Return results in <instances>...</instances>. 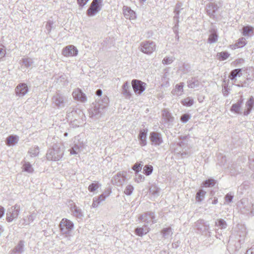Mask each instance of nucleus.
Listing matches in <instances>:
<instances>
[{"label":"nucleus","instance_id":"9d476101","mask_svg":"<svg viewBox=\"0 0 254 254\" xmlns=\"http://www.w3.org/2000/svg\"><path fill=\"white\" fill-rule=\"evenodd\" d=\"M149 139L151 144L155 146H159L163 143L162 134L158 132H151L150 133Z\"/></svg>","mask_w":254,"mask_h":254},{"label":"nucleus","instance_id":"052dcab7","mask_svg":"<svg viewBox=\"0 0 254 254\" xmlns=\"http://www.w3.org/2000/svg\"><path fill=\"white\" fill-rule=\"evenodd\" d=\"M19 225L20 227H23L25 225H29V223L26 219L23 218L19 221Z\"/></svg>","mask_w":254,"mask_h":254},{"label":"nucleus","instance_id":"de8ad7c7","mask_svg":"<svg viewBox=\"0 0 254 254\" xmlns=\"http://www.w3.org/2000/svg\"><path fill=\"white\" fill-rule=\"evenodd\" d=\"M144 178H145L143 175L139 174V173H135V182L138 183L143 182L144 180Z\"/></svg>","mask_w":254,"mask_h":254},{"label":"nucleus","instance_id":"cd10ccee","mask_svg":"<svg viewBox=\"0 0 254 254\" xmlns=\"http://www.w3.org/2000/svg\"><path fill=\"white\" fill-rule=\"evenodd\" d=\"M18 136L17 135H11L6 138L5 142L7 145H14L18 142Z\"/></svg>","mask_w":254,"mask_h":254},{"label":"nucleus","instance_id":"5fc2aeb1","mask_svg":"<svg viewBox=\"0 0 254 254\" xmlns=\"http://www.w3.org/2000/svg\"><path fill=\"white\" fill-rule=\"evenodd\" d=\"M233 198V195L231 193H228L225 196V201L228 203L232 202Z\"/></svg>","mask_w":254,"mask_h":254},{"label":"nucleus","instance_id":"39448f33","mask_svg":"<svg viewBox=\"0 0 254 254\" xmlns=\"http://www.w3.org/2000/svg\"><path fill=\"white\" fill-rule=\"evenodd\" d=\"M59 227L63 234H69L74 227V224L70 220L63 218L60 222Z\"/></svg>","mask_w":254,"mask_h":254},{"label":"nucleus","instance_id":"ea45409f","mask_svg":"<svg viewBox=\"0 0 254 254\" xmlns=\"http://www.w3.org/2000/svg\"><path fill=\"white\" fill-rule=\"evenodd\" d=\"M193 99L190 97H187L182 101V103L186 106H191L193 104Z\"/></svg>","mask_w":254,"mask_h":254},{"label":"nucleus","instance_id":"7c9ffc66","mask_svg":"<svg viewBox=\"0 0 254 254\" xmlns=\"http://www.w3.org/2000/svg\"><path fill=\"white\" fill-rule=\"evenodd\" d=\"M160 191V188L155 185H151L149 189L150 193L155 197L159 196Z\"/></svg>","mask_w":254,"mask_h":254},{"label":"nucleus","instance_id":"69168bd1","mask_svg":"<svg viewBox=\"0 0 254 254\" xmlns=\"http://www.w3.org/2000/svg\"><path fill=\"white\" fill-rule=\"evenodd\" d=\"M244 62V60L243 59H238L234 61V63L236 64V65H237L238 64L243 63Z\"/></svg>","mask_w":254,"mask_h":254},{"label":"nucleus","instance_id":"a878e982","mask_svg":"<svg viewBox=\"0 0 254 254\" xmlns=\"http://www.w3.org/2000/svg\"><path fill=\"white\" fill-rule=\"evenodd\" d=\"M242 75V69L237 68L232 70L229 73V77L232 80H236L237 76L240 77Z\"/></svg>","mask_w":254,"mask_h":254},{"label":"nucleus","instance_id":"c9c22d12","mask_svg":"<svg viewBox=\"0 0 254 254\" xmlns=\"http://www.w3.org/2000/svg\"><path fill=\"white\" fill-rule=\"evenodd\" d=\"M230 56V54L226 51L221 52L217 54V57L220 61H224L227 59Z\"/></svg>","mask_w":254,"mask_h":254},{"label":"nucleus","instance_id":"09e8293b","mask_svg":"<svg viewBox=\"0 0 254 254\" xmlns=\"http://www.w3.org/2000/svg\"><path fill=\"white\" fill-rule=\"evenodd\" d=\"M190 118V116L189 114H184L181 117V121L184 123H187Z\"/></svg>","mask_w":254,"mask_h":254},{"label":"nucleus","instance_id":"1a4fd4ad","mask_svg":"<svg viewBox=\"0 0 254 254\" xmlns=\"http://www.w3.org/2000/svg\"><path fill=\"white\" fill-rule=\"evenodd\" d=\"M131 85L134 92L137 94H141L146 88V83L137 79H133Z\"/></svg>","mask_w":254,"mask_h":254},{"label":"nucleus","instance_id":"3c124183","mask_svg":"<svg viewBox=\"0 0 254 254\" xmlns=\"http://www.w3.org/2000/svg\"><path fill=\"white\" fill-rule=\"evenodd\" d=\"M36 217V214L34 212L32 213L31 214L28 216V220L27 221L29 223V224L30 223H32L33 222V221L35 220Z\"/></svg>","mask_w":254,"mask_h":254},{"label":"nucleus","instance_id":"2eb2a0df","mask_svg":"<svg viewBox=\"0 0 254 254\" xmlns=\"http://www.w3.org/2000/svg\"><path fill=\"white\" fill-rule=\"evenodd\" d=\"M28 87L24 83L18 84L15 89L16 95L18 97L24 96L28 92Z\"/></svg>","mask_w":254,"mask_h":254},{"label":"nucleus","instance_id":"0eeeda50","mask_svg":"<svg viewBox=\"0 0 254 254\" xmlns=\"http://www.w3.org/2000/svg\"><path fill=\"white\" fill-rule=\"evenodd\" d=\"M156 44L152 41H145L140 44L139 49L142 53L150 55L156 50Z\"/></svg>","mask_w":254,"mask_h":254},{"label":"nucleus","instance_id":"b1692460","mask_svg":"<svg viewBox=\"0 0 254 254\" xmlns=\"http://www.w3.org/2000/svg\"><path fill=\"white\" fill-rule=\"evenodd\" d=\"M243 103V99L242 97L235 104L232 105L231 107L230 111L236 114H241L240 109Z\"/></svg>","mask_w":254,"mask_h":254},{"label":"nucleus","instance_id":"6ab92c4d","mask_svg":"<svg viewBox=\"0 0 254 254\" xmlns=\"http://www.w3.org/2000/svg\"><path fill=\"white\" fill-rule=\"evenodd\" d=\"M148 132L147 128L141 129L138 134V139L139 141L140 144L143 146H145L147 144L146 136Z\"/></svg>","mask_w":254,"mask_h":254},{"label":"nucleus","instance_id":"a211bd4d","mask_svg":"<svg viewBox=\"0 0 254 254\" xmlns=\"http://www.w3.org/2000/svg\"><path fill=\"white\" fill-rule=\"evenodd\" d=\"M123 13L127 19H134L136 18L135 12L127 6H124Z\"/></svg>","mask_w":254,"mask_h":254},{"label":"nucleus","instance_id":"f03ea898","mask_svg":"<svg viewBox=\"0 0 254 254\" xmlns=\"http://www.w3.org/2000/svg\"><path fill=\"white\" fill-rule=\"evenodd\" d=\"M64 149L61 143H57L47 150L46 158L48 160L57 161L60 160L64 155Z\"/></svg>","mask_w":254,"mask_h":254},{"label":"nucleus","instance_id":"c756f323","mask_svg":"<svg viewBox=\"0 0 254 254\" xmlns=\"http://www.w3.org/2000/svg\"><path fill=\"white\" fill-rule=\"evenodd\" d=\"M206 192L202 189H200L197 192L195 196V199L197 202H201L206 194Z\"/></svg>","mask_w":254,"mask_h":254},{"label":"nucleus","instance_id":"bf43d9fd","mask_svg":"<svg viewBox=\"0 0 254 254\" xmlns=\"http://www.w3.org/2000/svg\"><path fill=\"white\" fill-rule=\"evenodd\" d=\"M89 0H77V2L81 7H83Z\"/></svg>","mask_w":254,"mask_h":254},{"label":"nucleus","instance_id":"2f4dec72","mask_svg":"<svg viewBox=\"0 0 254 254\" xmlns=\"http://www.w3.org/2000/svg\"><path fill=\"white\" fill-rule=\"evenodd\" d=\"M161 233L163 235V237L165 239H167L169 236H171L173 234L172 229L171 227H167L161 230Z\"/></svg>","mask_w":254,"mask_h":254},{"label":"nucleus","instance_id":"473e14b6","mask_svg":"<svg viewBox=\"0 0 254 254\" xmlns=\"http://www.w3.org/2000/svg\"><path fill=\"white\" fill-rule=\"evenodd\" d=\"M246 40L245 38L242 37L240 38L234 45H232L233 46V48L235 49L243 47L246 44Z\"/></svg>","mask_w":254,"mask_h":254},{"label":"nucleus","instance_id":"f257e3e1","mask_svg":"<svg viewBox=\"0 0 254 254\" xmlns=\"http://www.w3.org/2000/svg\"><path fill=\"white\" fill-rule=\"evenodd\" d=\"M108 103L109 99L105 96L102 99V102H100V100H98V101H96L95 103H93L89 110L90 117L96 119L100 118L103 114L104 109L107 106Z\"/></svg>","mask_w":254,"mask_h":254},{"label":"nucleus","instance_id":"37998d69","mask_svg":"<svg viewBox=\"0 0 254 254\" xmlns=\"http://www.w3.org/2000/svg\"><path fill=\"white\" fill-rule=\"evenodd\" d=\"M143 166V164H142V162L139 163H136L133 165L132 167V169L135 171V173H139Z\"/></svg>","mask_w":254,"mask_h":254},{"label":"nucleus","instance_id":"c85d7f7f","mask_svg":"<svg viewBox=\"0 0 254 254\" xmlns=\"http://www.w3.org/2000/svg\"><path fill=\"white\" fill-rule=\"evenodd\" d=\"M218 34L215 30H212L211 31V34L209 35L207 40V42L209 44L214 43L217 42L218 40Z\"/></svg>","mask_w":254,"mask_h":254},{"label":"nucleus","instance_id":"6e6d98bb","mask_svg":"<svg viewBox=\"0 0 254 254\" xmlns=\"http://www.w3.org/2000/svg\"><path fill=\"white\" fill-rule=\"evenodd\" d=\"M96 95L98 96V98L96 99V101H98V100H100V102H102V99H103L101 98L102 95V90L100 89L97 90Z\"/></svg>","mask_w":254,"mask_h":254},{"label":"nucleus","instance_id":"f704fd0d","mask_svg":"<svg viewBox=\"0 0 254 254\" xmlns=\"http://www.w3.org/2000/svg\"><path fill=\"white\" fill-rule=\"evenodd\" d=\"M215 225L219 227L221 229H225L227 227L226 222L221 218L217 219V221L215 222Z\"/></svg>","mask_w":254,"mask_h":254},{"label":"nucleus","instance_id":"58836bf2","mask_svg":"<svg viewBox=\"0 0 254 254\" xmlns=\"http://www.w3.org/2000/svg\"><path fill=\"white\" fill-rule=\"evenodd\" d=\"M153 168L152 166L146 165L143 168V173L146 176H149L153 172Z\"/></svg>","mask_w":254,"mask_h":254},{"label":"nucleus","instance_id":"4c0bfd02","mask_svg":"<svg viewBox=\"0 0 254 254\" xmlns=\"http://www.w3.org/2000/svg\"><path fill=\"white\" fill-rule=\"evenodd\" d=\"M216 181L214 179H209L204 181L202 183L203 186L205 187H213L215 185Z\"/></svg>","mask_w":254,"mask_h":254},{"label":"nucleus","instance_id":"13d9d810","mask_svg":"<svg viewBox=\"0 0 254 254\" xmlns=\"http://www.w3.org/2000/svg\"><path fill=\"white\" fill-rule=\"evenodd\" d=\"M249 167L250 168L254 171V158L252 157H250L249 158Z\"/></svg>","mask_w":254,"mask_h":254},{"label":"nucleus","instance_id":"a19ab883","mask_svg":"<svg viewBox=\"0 0 254 254\" xmlns=\"http://www.w3.org/2000/svg\"><path fill=\"white\" fill-rule=\"evenodd\" d=\"M23 169L28 173H32L34 171L31 165L28 162H25L23 165Z\"/></svg>","mask_w":254,"mask_h":254},{"label":"nucleus","instance_id":"4be33fe9","mask_svg":"<svg viewBox=\"0 0 254 254\" xmlns=\"http://www.w3.org/2000/svg\"><path fill=\"white\" fill-rule=\"evenodd\" d=\"M254 105V98L251 96L246 103V109L244 111V115L248 116L251 112Z\"/></svg>","mask_w":254,"mask_h":254},{"label":"nucleus","instance_id":"7ed1b4c3","mask_svg":"<svg viewBox=\"0 0 254 254\" xmlns=\"http://www.w3.org/2000/svg\"><path fill=\"white\" fill-rule=\"evenodd\" d=\"M138 219L144 222V224L148 226L149 224L157 223L156 215L154 212L147 211L138 217Z\"/></svg>","mask_w":254,"mask_h":254},{"label":"nucleus","instance_id":"9b49d317","mask_svg":"<svg viewBox=\"0 0 254 254\" xmlns=\"http://www.w3.org/2000/svg\"><path fill=\"white\" fill-rule=\"evenodd\" d=\"M62 54L65 57L76 56L78 54V50L75 46L70 45L63 49Z\"/></svg>","mask_w":254,"mask_h":254},{"label":"nucleus","instance_id":"a18cd8bd","mask_svg":"<svg viewBox=\"0 0 254 254\" xmlns=\"http://www.w3.org/2000/svg\"><path fill=\"white\" fill-rule=\"evenodd\" d=\"M99 187V185L98 183H93L91 184L88 187V190L90 192H93L96 190Z\"/></svg>","mask_w":254,"mask_h":254},{"label":"nucleus","instance_id":"423d86ee","mask_svg":"<svg viewBox=\"0 0 254 254\" xmlns=\"http://www.w3.org/2000/svg\"><path fill=\"white\" fill-rule=\"evenodd\" d=\"M103 0H93L86 13L89 16H93L98 13L101 9Z\"/></svg>","mask_w":254,"mask_h":254},{"label":"nucleus","instance_id":"79ce46f5","mask_svg":"<svg viewBox=\"0 0 254 254\" xmlns=\"http://www.w3.org/2000/svg\"><path fill=\"white\" fill-rule=\"evenodd\" d=\"M29 153L30 154L31 156H36L39 153V148L38 146L31 148L29 151Z\"/></svg>","mask_w":254,"mask_h":254},{"label":"nucleus","instance_id":"6e6552de","mask_svg":"<svg viewBox=\"0 0 254 254\" xmlns=\"http://www.w3.org/2000/svg\"><path fill=\"white\" fill-rule=\"evenodd\" d=\"M20 210V206L17 204L8 208L6 212V221L11 222L14 219L17 218L19 215Z\"/></svg>","mask_w":254,"mask_h":254},{"label":"nucleus","instance_id":"5701e85b","mask_svg":"<svg viewBox=\"0 0 254 254\" xmlns=\"http://www.w3.org/2000/svg\"><path fill=\"white\" fill-rule=\"evenodd\" d=\"M200 81L197 77H192L187 81V84L189 88H194L198 87L200 85Z\"/></svg>","mask_w":254,"mask_h":254},{"label":"nucleus","instance_id":"bb28decb","mask_svg":"<svg viewBox=\"0 0 254 254\" xmlns=\"http://www.w3.org/2000/svg\"><path fill=\"white\" fill-rule=\"evenodd\" d=\"M70 209L74 216L79 219H82L83 216V214L81 210L79 208L77 207L76 205H73L71 207Z\"/></svg>","mask_w":254,"mask_h":254},{"label":"nucleus","instance_id":"f8f14e48","mask_svg":"<svg viewBox=\"0 0 254 254\" xmlns=\"http://www.w3.org/2000/svg\"><path fill=\"white\" fill-rule=\"evenodd\" d=\"M162 115L163 122L164 124H167L168 126L173 125L174 118L167 109H165L162 111Z\"/></svg>","mask_w":254,"mask_h":254},{"label":"nucleus","instance_id":"338daca9","mask_svg":"<svg viewBox=\"0 0 254 254\" xmlns=\"http://www.w3.org/2000/svg\"><path fill=\"white\" fill-rule=\"evenodd\" d=\"M245 254H254V246L248 249Z\"/></svg>","mask_w":254,"mask_h":254},{"label":"nucleus","instance_id":"e2e57ef3","mask_svg":"<svg viewBox=\"0 0 254 254\" xmlns=\"http://www.w3.org/2000/svg\"><path fill=\"white\" fill-rule=\"evenodd\" d=\"M100 203L98 201L96 197H94L93 199V203L92 204V206L93 207H96L100 204Z\"/></svg>","mask_w":254,"mask_h":254},{"label":"nucleus","instance_id":"774afa93","mask_svg":"<svg viewBox=\"0 0 254 254\" xmlns=\"http://www.w3.org/2000/svg\"><path fill=\"white\" fill-rule=\"evenodd\" d=\"M248 210L250 211L252 215H254V202L252 204L250 209H248Z\"/></svg>","mask_w":254,"mask_h":254},{"label":"nucleus","instance_id":"f3484780","mask_svg":"<svg viewBox=\"0 0 254 254\" xmlns=\"http://www.w3.org/2000/svg\"><path fill=\"white\" fill-rule=\"evenodd\" d=\"M126 177L123 173L119 172L115 175L112 180L113 184L117 186H122L125 182Z\"/></svg>","mask_w":254,"mask_h":254},{"label":"nucleus","instance_id":"864d4df0","mask_svg":"<svg viewBox=\"0 0 254 254\" xmlns=\"http://www.w3.org/2000/svg\"><path fill=\"white\" fill-rule=\"evenodd\" d=\"M173 62V60L172 58L166 57L163 60L162 63L164 64H171Z\"/></svg>","mask_w":254,"mask_h":254},{"label":"nucleus","instance_id":"4d7b16f0","mask_svg":"<svg viewBox=\"0 0 254 254\" xmlns=\"http://www.w3.org/2000/svg\"><path fill=\"white\" fill-rule=\"evenodd\" d=\"M53 24V22L52 21H49L47 22L46 25V29L48 33H50L52 28V25Z\"/></svg>","mask_w":254,"mask_h":254},{"label":"nucleus","instance_id":"e433bc0d","mask_svg":"<svg viewBox=\"0 0 254 254\" xmlns=\"http://www.w3.org/2000/svg\"><path fill=\"white\" fill-rule=\"evenodd\" d=\"M22 61L23 64H24L26 67H30L34 63L33 59L30 58H23L22 59Z\"/></svg>","mask_w":254,"mask_h":254},{"label":"nucleus","instance_id":"0e129e2a","mask_svg":"<svg viewBox=\"0 0 254 254\" xmlns=\"http://www.w3.org/2000/svg\"><path fill=\"white\" fill-rule=\"evenodd\" d=\"M107 196L105 195L104 193H102L96 198L98 199V201L100 203L101 202L105 200V198H106Z\"/></svg>","mask_w":254,"mask_h":254},{"label":"nucleus","instance_id":"dca6fc26","mask_svg":"<svg viewBox=\"0 0 254 254\" xmlns=\"http://www.w3.org/2000/svg\"><path fill=\"white\" fill-rule=\"evenodd\" d=\"M130 85L129 83L127 81L125 82L121 89V93L123 95V96L127 99H130L131 97L132 94L129 90Z\"/></svg>","mask_w":254,"mask_h":254},{"label":"nucleus","instance_id":"680f3d73","mask_svg":"<svg viewBox=\"0 0 254 254\" xmlns=\"http://www.w3.org/2000/svg\"><path fill=\"white\" fill-rule=\"evenodd\" d=\"M174 12L175 13V15L174 17V20H176V21H178V22H179V15L180 14V10L179 9H175V11H174Z\"/></svg>","mask_w":254,"mask_h":254},{"label":"nucleus","instance_id":"72a5a7b5","mask_svg":"<svg viewBox=\"0 0 254 254\" xmlns=\"http://www.w3.org/2000/svg\"><path fill=\"white\" fill-rule=\"evenodd\" d=\"M243 35L245 36H249L254 32V28L251 26H246L243 27Z\"/></svg>","mask_w":254,"mask_h":254},{"label":"nucleus","instance_id":"4468645a","mask_svg":"<svg viewBox=\"0 0 254 254\" xmlns=\"http://www.w3.org/2000/svg\"><path fill=\"white\" fill-rule=\"evenodd\" d=\"M218 6L217 4L209 2L206 5L207 14L212 18L215 17V13L218 9Z\"/></svg>","mask_w":254,"mask_h":254},{"label":"nucleus","instance_id":"49530a36","mask_svg":"<svg viewBox=\"0 0 254 254\" xmlns=\"http://www.w3.org/2000/svg\"><path fill=\"white\" fill-rule=\"evenodd\" d=\"M80 151V147L78 145L75 144L70 149V153L71 154H77Z\"/></svg>","mask_w":254,"mask_h":254},{"label":"nucleus","instance_id":"8fccbe9b","mask_svg":"<svg viewBox=\"0 0 254 254\" xmlns=\"http://www.w3.org/2000/svg\"><path fill=\"white\" fill-rule=\"evenodd\" d=\"M184 86V82H181L179 84H178L175 86V89L177 90L178 92H183V87Z\"/></svg>","mask_w":254,"mask_h":254},{"label":"nucleus","instance_id":"603ef678","mask_svg":"<svg viewBox=\"0 0 254 254\" xmlns=\"http://www.w3.org/2000/svg\"><path fill=\"white\" fill-rule=\"evenodd\" d=\"M5 48L0 43V59L2 58L5 55Z\"/></svg>","mask_w":254,"mask_h":254},{"label":"nucleus","instance_id":"412c9836","mask_svg":"<svg viewBox=\"0 0 254 254\" xmlns=\"http://www.w3.org/2000/svg\"><path fill=\"white\" fill-rule=\"evenodd\" d=\"M150 230V228L146 225L144 224L142 227H137L134 230L135 234L138 236L142 237L146 235Z\"/></svg>","mask_w":254,"mask_h":254},{"label":"nucleus","instance_id":"393cba45","mask_svg":"<svg viewBox=\"0 0 254 254\" xmlns=\"http://www.w3.org/2000/svg\"><path fill=\"white\" fill-rule=\"evenodd\" d=\"M24 242L20 241L13 249L10 254H21L24 252Z\"/></svg>","mask_w":254,"mask_h":254},{"label":"nucleus","instance_id":"ddd939ff","mask_svg":"<svg viewBox=\"0 0 254 254\" xmlns=\"http://www.w3.org/2000/svg\"><path fill=\"white\" fill-rule=\"evenodd\" d=\"M195 227L201 233H205L209 229V224L203 219H199L195 222Z\"/></svg>","mask_w":254,"mask_h":254},{"label":"nucleus","instance_id":"c03bdc74","mask_svg":"<svg viewBox=\"0 0 254 254\" xmlns=\"http://www.w3.org/2000/svg\"><path fill=\"white\" fill-rule=\"evenodd\" d=\"M133 190L134 188L132 185H128L125 188L124 193L127 195H130L132 193Z\"/></svg>","mask_w":254,"mask_h":254},{"label":"nucleus","instance_id":"20e7f679","mask_svg":"<svg viewBox=\"0 0 254 254\" xmlns=\"http://www.w3.org/2000/svg\"><path fill=\"white\" fill-rule=\"evenodd\" d=\"M52 102L58 108L62 109L67 104V99L63 94L57 92L52 98Z\"/></svg>","mask_w":254,"mask_h":254},{"label":"nucleus","instance_id":"aec40b11","mask_svg":"<svg viewBox=\"0 0 254 254\" xmlns=\"http://www.w3.org/2000/svg\"><path fill=\"white\" fill-rule=\"evenodd\" d=\"M73 97L76 100L85 102L86 100V96L84 93L79 89H77L72 92Z\"/></svg>","mask_w":254,"mask_h":254}]
</instances>
